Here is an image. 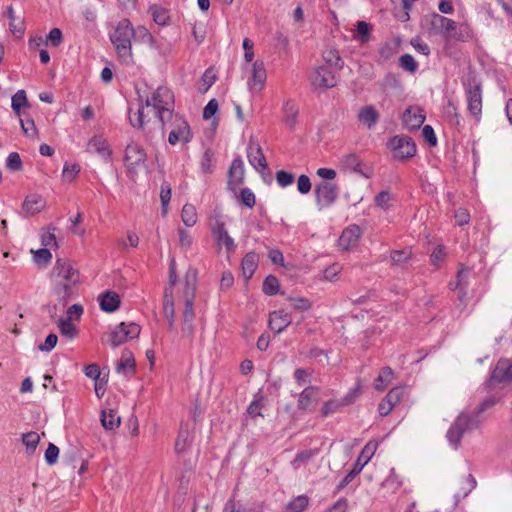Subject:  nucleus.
I'll use <instances>...</instances> for the list:
<instances>
[{
	"label": "nucleus",
	"mask_w": 512,
	"mask_h": 512,
	"mask_svg": "<svg viewBox=\"0 0 512 512\" xmlns=\"http://www.w3.org/2000/svg\"><path fill=\"white\" fill-rule=\"evenodd\" d=\"M402 120L409 130H417L424 123L425 115L419 107H409L403 113Z\"/></svg>",
	"instance_id": "f3484780"
},
{
	"label": "nucleus",
	"mask_w": 512,
	"mask_h": 512,
	"mask_svg": "<svg viewBox=\"0 0 512 512\" xmlns=\"http://www.w3.org/2000/svg\"><path fill=\"white\" fill-rule=\"evenodd\" d=\"M147 154L144 148L137 142L131 141L127 144L124 154V162L127 168V175L134 178L137 168L145 164Z\"/></svg>",
	"instance_id": "423d86ee"
},
{
	"label": "nucleus",
	"mask_w": 512,
	"mask_h": 512,
	"mask_svg": "<svg viewBox=\"0 0 512 512\" xmlns=\"http://www.w3.org/2000/svg\"><path fill=\"white\" fill-rule=\"evenodd\" d=\"M291 306L298 311H307L312 307L309 299L303 297H288Z\"/></svg>",
	"instance_id": "3c124183"
},
{
	"label": "nucleus",
	"mask_w": 512,
	"mask_h": 512,
	"mask_svg": "<svg viewBox=\"0 0 512 512\" xmlns=\"http://www.w3.org/2000/svg\"><path fill=\"white\" fill-rule=\"evenodd\" d=\"M213 152L211 149L205 150L201 159V170L203 173H212Z\"/></svg>",
	"instance_id": "052dcab7"
},
{
	"label": "nucleus",
	"mask_w": 512,
	"mask_h": 512,
	"mask_svg": "<svg viewBox=\"0 0 512 512\" xmlns=\"http://www.w3.org/2000/svg\"><path fill=\"white\" fill-rule=\"evenodd\" d=\"M144 107H151L155 117L158 120L160 128L164 133L168 120L174 115V94L165 86L158 87L151 95L147 97L145 104L138 109L135 117L130 116L129 120L133 127L144 130Z\"/></svg>",
	"instance_id": "f257e3e1"
},
{
	"label": "nucleus",
	"mask_w": 512,
	"mask_h": 512,
	"mask_svg": "<svg viewBox=\"0 0 512 512\" xmlns=\"http://www.w3.org/2000/svg\"><path fill=\"white\" fill-rule=\"evenodd\" d=\"M318 394V388L314 386L306 387L299 395L298 408L306 410L312 403L313 398Z\"/></svg>",
	"instance_id": "2f4dec72"
},
{
	"label": "nucleus",
	"mask_w": 512,
	"mask_h": 512,
	"mask_svg": "<svg viewBox=\"0 0 512 512\" xmlns=\"http://www.w3.org/2000/svg\"><path fill=\"white\" fill-rule=\"evenodd\" d=\"M141 327L137 323H120L109 334L108 342L113 348H116L128 340L135 339L139 336Z\"/></svg>",
	"instance_id": "6e6552de"
},
{
	"label": "nucleus",
	"mask_w": 512,
	"mask_h": 512,
	"mask_svg": "<svg viewBox=\"0 0 512 512\" xmlns=\"http://www.w3.org/2000/svg\"><path fill=\"white\" fill-rule=\"evenodd\" d=\"M356 39L361 43H367L370 39V24L358 21L356 26Z\"/></svg>",
	"instance_id": "09e8293b"
},
{
	"label": "nucleus",
	"mask_w": 512,
	"mask_h": 512,
	"mask_svg": "<svg viewBox=\"0 0 512 512\" xmlns=\"http://www.w3.org/2000/svg\"><path fill=\"white\" fill-rule=\"evenodd\" d=\"M279 287L278 279L273 275H269L263 282L262 290L266 295L272 296L278 293Z\"/></svg>",
	"instance_id": "49530a36"
},
{
	"label": "nucleus",
	"mask_w": 512,
	"mask_h": 512,
	"mask_svg": "<svg viewBox=\"0 0 512 512\" xmlns=\"http://www.w3.org/2000/svg\"><path fill=\"white\" fill-rule=\"evenodd\" d=\"M181 219L187 227H192L197 222L196 208L192 204H185L181 211Z\"/></svg>",
	"instance_id": "58836bf2"
},
{
	"label": "nucleus",
	"mask_w": 512,
	"mask_h": 512,
	"mask_svg": "<svg viewBox=\"0 0 512 512\" xmlns=\"http://www.w3.org/2000/svg\"><path fill=\"white\" fill-rule=\"evenodd\" d=\"M163 312L168 320V329L170 331L175 328V309H174V297L171 294L170 288H165L163 297Z\"/></svg>",
	"instance_id": "4be33fe9"
},
{
	"label": "nucleus",
	"mask_w": 512,
	"mask_h": 512,
	"mask_svg": "<svg viewBox=\"0 0 512 512\" xmlns=\"http://www.w3.org/2000/svg\"><path fill=\"white\" fill-rule=\"evenodd\" d=\"M52 258L51 252L46 248L38 249L34 253V262L38 265H47Z\"/></svg>",
	"instance_id": "6e6d98bb"
},
{
	"label": "nucleus",
	"mask_w": 512,
	"mask_h": 512,
	"mask_svg": "<svg viewBox=\"0 0 512 512\" xmlns=\"http://www.w3.org/2000/svg\"><path fill=\"white\" fill-rule=\"evenodd\" d=\"M217 240L220 244L224 245L227 251H233L235 249L234 240L229 236L223 223H219L215 230Z\"/></svg>",
	"instance_id": "f704fd0d"
},
{
	"label": "nucleus",
	"mask_w": 512,
	"mask_h": 512,
	"mask_svg": "<svg viewBox=\"0 0 512 512\" xmlns=\"http://www.w3.org/2000/svg\"><path fill=\"white\" fill-rule=\"evenodd\" d=\"M259 256L257 253L248 252L241 263L242 273L246 279H250L258 267Z\"/></svg>",
	"instance_id": "c85d7f7f"
},
{
	"label": "nucleus",
	"mask_w": 512,
	"mask_h": 512,
	"mask_svg": "<svg viewBox=\"0 0 512 512\" xmlns=\"http://www.w3.org/2000/svg\"><path fill=\"white\" fill-rule=\"evenodd\" d=\"M247 157L249 163L256 169H266L267 162L263 154L262 148L257 141L250 140L247 148Z\"/></svg>",
	"instance_id": "2eb2a0df"
},
{
	"label": "nucleus",
	"mask_w": 512,
	"mask_h": 512,
	"mask_svg": "<svg viewBox=\"0 0 512 512\" xmlns=\"http://www.w3.org/2000/svg\"><path fill=\"white\" fill-rule=\"evenodd\" d=\"M40 436L37 432L30 431L22 435V443L26 447L28 454H33L39 444Z\"/></svg>",
	"instance_id": "4c0bfd02"
},
{
	"label": "nucleus",
	"mask_w": 512,
	"mask_h": 512,
	"mask_svg": "<svg viewBox=\"0 0 512 512\" xmlns=\"http://www.w3.org/2000/svg\"><path fill=\"white\" fill-rule=\"evenodd\" d=\"M361 236V229L357 225H351L346 228L340 238H339V246L342 249H348L349 247L355 245Z\"/></svg>",
	"instance_id": "b1692460"
},
{
	"label": "nucleus",
	"mask_w": 512,
	"mask_h": 512,
	"mask_svg": "<svg viewBox=\"0 0 512 512\" xmlns=\"http://www.w3.org/2000/svg\"><path fill=\"white\" fill-rule=\"evenodd\" d=\"M496 402L497 398L495 396H490L483 400L476 411L471 413H460L447 431L446 437L449 443L455 448H458L465 432L479 427V414L493 407Z\"/></svg>",
	"instance_id": "7ed1b4c3"
},
{
	"label": "nucleus",
	"mask_w": 512,
	"mask_h": 512,
	"mask_svg": "<svg viewBox=\"0 0 512 512\" xmlns=\"http://www.w3.org/2000/svg\"><path fill=\"white\" fill-rule=\"evenodd\" d=\"M80 172V166L78 164L66 163L63 167L62 177L68 182H72L78 173Z\"/></svg>",
	"instance_id": "603ef678"
},
{
	"label": "nucleus",
	"mask_w": 512,
	"mask_h": 512,
	"mask_svg": "<svg viewBox=\"0 0 512 512\" xmlns=\"http://www.w3.org/2000/svg\"><path fill=\"white\" fill-rule=\"evenodd\" d=\"M403 394L404 389L402 387H394L387 393L385 399H387L388 402H392L391 404L394 407L403 397Z\"/></svg>",
	"instance_id": "e2e57ef3"
},
{
	"label": "nucleus",
	"mask_w": 512,
	"mask_h": 512,
	"mask_svg": "<svg viewBox=\"0 0 512 512\" xmlns=\"http://www.w3.org/2000/svg\"><path fill=\"white\" fill-rule=\"evenodd\" d=\"M59 456V448L53 443H49L45 451V461L48 465H53L57 462Z\"/></svg>",
	"instance_id": "bf43d9fd"
},
{
	"label": "nucleus",
	"mask_w": 512,
	"mask_h": 512,
	"mask_svg": "<svg viewBox=\"0 0 512 512\" xmlns=\"http://www.w3.org/2000/svg\"><path fill=\"white\" fill-rule=\"evenodd\" d=\"M315 201L320 209L330 207L338 197L336 184L322 181L315 186Z\"/></svg>",
	"instance_id": "f8f14e48"
},
{
	"label": "nucleus",
	"mask_w": 512,
	"mask_h": 512,
	"mask_svg": "<svg viewBox=\"0 0 512 512\" xmlns=\"http://www.w3.org/2000/svg\"><path fill=\"white\" fill-rule=\"evenodd\" d=\"M101 423L105 429L113 430L120 425L121 419L114 410H103L101 413Z\"/></svg>",
	"instance_id": "473e14b6"
},
{
	"label": "nucleus",
	"mask_w": 512,
	"mask_h": 512,
	"mask_svg": "<svg viewBox=\"0 0 512 512\" xmlns=\"http://www.w3.org/2000/svg\"><path fill=\"white\" fill-rule=\"evenodd\" d=\"M134 35L135 30L127 19H122L110 34V40L115 46L119 59L126 65L133 63L131 40Z\"/></svg>",
	"instance_id": "20e7f679"
},
{
	"label": "nucleus",
	"mask_w": 512,
	"mask_h": 512,
	"mask_svg": "<svg viewBox=\"0 0 512 512\" xmlns=\"http://www.w3.org/2000/svg\"><path fill=\"white\" fill-rule=\"evenodd\" d=\"M6 167L11 171H19L22 168V161L17 152H11L6 160Z\"/></svg>",
	"instance_id": "4d7b16f0"
},
{
	"label": "nucleus",
	"mask_w": 512,
	"mask_h": 512,
	"mask_svg": "<svg viewBox=\"0 0 512 512\" xmlns=\"http://www.w3.org/2000/svg\"><path fill=\"white\" fill-rule=\"evenodd\" d=\"M196 282H197V270L195 268L190 267L184 277V297H195L196 290Z\"/></svg>",
	"instance_id": "c756f323"
},
{
	"label": "nucleus",
	"mask_w": 512,
	"mask_h": 512,
	"mask_svg": "<svg viewBox=\"0 0 512 512\" xmlns=\"http://www.w3.org/2000/svg\"><path fill=\"white\" fill-rule=\"evenodd\" d=\"M357 119L362 125L370 130L378 123L380 114L374 106L366 105L359 109Z\"/></svg>",
	"instance_id": "6ab92c4d"
},
{
	"label": "nucleus",
	"mask_w": 512,
	"mask_h": 512,
	"mask_svg": "<svg viewBox=\"0 0 512 512\" xmlns=\"http://www.w3.org/2000/svg\"><path fill=\"white\" fill-rule=\"evenodd\" d=\"M168 122H172V129L168 136V142L171 145H176L178 143L187 144L192 139V133L189 124L187 121L181 116L174 114L171 120Z\"/></svg>",
	"instance_id": "9d476101"
},
{
	"label": "nucleus",
	"mask_w": 512,
	"mask_h": 512,
	"mask_svg": "<svg viewBox=\"0 0 512 512\" xmlns=\"http://www.w3.org/2000/svg\"><path fill=\"white\" fill-rule=\"evenodd\" d=\"M135 371V358L133 353L124 349L122 351L121 359L116 366V372L123 375H128Z\"/></svg>",
	"instance_id": "bb28decb"
},
{
	"label": "nucleus",
	"mask_w": 512,
	"mask_h": 512,
	"mask_svg": "<svg viewBox=\"0 0 512 512\" xmlns=\"http://www.w3.org/2000/svg\"><path fill=\"white\" fill-rule=\"evenodd\" d=\"M9 28L14 36L21 38L26 29L24 18L17 16L15 19L10 20Z\"/></svg>",
	"instance_id": "de8ad7c7"
},
{
	"label": "nucleus",
	"mask_w": 512,
	"mask_h": 512,
	"mask_svg": "<svg viewBox=\"0 0 512 512\" xmlns=\"http://www.w3.org/2000/svg\"><path fill=\"white\" fill-rule=\"evenodd\" d=\"M171 199V187L167 182L162 183L161 192H160V200L162 205V214L165 215L167 213V206Z\"/></svg>",
	"instance_id": "8fccbe9b"
},
{
	"label": "nucleus",
	"mask_w": 512,
	"mask_h": 512,
	"mask_svg": "<svg viewBox=\"0 0 512 512\" xmlns=\"http://www.w3.org/2000/svg\"><path fill=\"white\" fill-rule=\"evenodd\" d=\"M228 186L234 190L238 187L244 178V164L240 158H236L232 161V164L228 171Z\"/></svg>",
	"instance_id": "412c9836"
},
{
	"label": "nucleus",
	"mask_w": 512,
	"mask_h": 512,
	"mask_svg": "<svg viewBox=\"0 0 512 512\" xmlns=\"http://www.w3.org/2000/svg\"><path fill=\"white\" fill-rule=\"evenodd\" d=\"M341 165L346 170L361 174L366 178L369 177L368 174L363 172L362 162H361L359 156L355 153H349V154L342 156Z\"/></svg>",
	"instance_id": "cd10ccee"
},
{
	"label": "nucleus",
	"mask_w": 512,
	"mask_h": 512,
	"mask_svg": "<svg viewBox=\"0 0 512 512\" xmlns=\"http://www.w3.org/2000/svg\"><path fill=\"white\" fill-rule=\"evenodd\" d=\"M19 121H20L22 131L27 137H29L31 139L38 138V129H37V127L34 123V120L32 118H25V119L20 118Z\"/></svg>",
	"instance_id": "c03bdc74"
},
{
	"label": "nucleus",
	"mask_w": 512,
	"mask_h": 512,
	"mask_svg": "<svg viewBox=\"0 0 512 512\" xmlns=\"http://www.w3.org/2000/svg\"><path fill=\"white\" fill-rule=\"evenodd\" d=\"M393 380V370L390 367H384L378 377L375 379L374 388L383 391L385 387Z\"/></svg>",
	"instance_id": "c9c22d12"
},
{
	"label": "nucleus",
	"mask_w": 512,
	"mask_h": 512,
	"mask_svg": "<svg viewBox=\"0 0 512 512\" xmlns=\"http://www.w3.org/2000/svg\"><path fill=\"white\" fill-rule=\"evenodd\" d=\"M284 123L289 128H294L297 122L298 109L292 102H286L283 107Z\"/></svg>",
	"instance_id": "e433bc0d"
},
{
	"label": "nucleus",
	"mask_w": 512,
	"mask_h": 512,
	"mask_svg": "<svg viewBox=\"0 0 512 512\" xmlns=\"http://www.w3.org/2000/svg\"><path fill=\"white\" fill-rule=\"evenodd\" d=\"M45 206L46 200L41 195L31 194L26 196L22 204V210L26 215L32 216L41 212Z\"/></svg>",
	"instance_id": "aec40b11"
},
{
	"label": "nucleus",
	"mask_w": 512,
	"mask_h": 512,
	"mask_svg": "<svg viewBox=\"0 0 512 512\" xmlns=\"http://www.w3.org/2000/svg\"><path fill=\"white\" fill-rule=\"evenodd\" d=\"M389 148L392 150L394 158L398 160L412 158L417 150L415 142L406 135L392 137L389 141Z\"/></svg>",
	"instance_id": "1a4fd4ad"
},
{
	"label": "nucleus",
	"mask_w": 512,
	"mask_h": 512,
	"mask_svg": "<svg viewBox=\"0 0 512 512\" xmlns=\"http://www.w3.org/2000/svg\"><path fill=\"white\" fill-rule=\"evenodd\" d=\"M324 61L323 65H329L333 70L339 71L343 67V61L335 50H329L324 53Z\"/></svg>",
	"instance_id": "ea45409f"
},
{
	"label": "nucleus",
	"mask_w": 512,
	"mask_h": 512,
	"mask_svg": "<svg viewBox=\"0 0 512 512\" xmlns=\"http://www.w3.org/2000/svg\"><path fill=\"white\" fill-rule=\"evenodd\" d=\"M88 151L97 153L104 160H109L112 155L107 141L101 136H94L88 143Z\"/></svg>",
	"instance_id": "393cba45"
},
{
	"label": "nucleus",
	"mask_w": 512,
	"mask_h": 512,
	"mask_svg": "<svg viewBox=\"0 0 512 512\" xmlns=\"http://www.w3.org/2000/svg\"><path fill=\"white\" fill-rule=\"evenodd\" d=\"M422 136L431 147H435L437 145V137L430 125H425L422 128Z\"/></svg>",
	"instance_id": "338daca9"
},
{
	"label": "nucleus",
	"mask_w": 512,
	"mask_h": 512,
	"mask_svg": "<svg viewBox=\"0 0 512 512\" xmlns=\"http://www.w3.org/2000/svg\"><path fill=\"white\" fill-rule=\"evenodd\" d=\"M193 301L194 298L192 297H185V307L182 315V320H188V321H194L195 314H194V308H193Z\"/></svg>",
	"instance_id": "0e129e2a"
},
{
	"label": "nucleus",
	"mask_w": 512,
	"mask_h": 512,
	"mask_svg": "<svg viewBox=\"0 0 512 512\" xmlns=\"http://www.w3.org/2000/svg\"><path fill=\"white\" fill-rule=\"evenodd\" d=\"M53 292L65 305L77 292L80 283L78 269L68 259H57L51 271Z\"/></svg>",
	"instance_id": "f03ea898"
},
{
	"label": "nucleus",
	"mask_w": 512,
	"mask_h": 512,
	"mask_svg": "<svg viewBox=\"0 0 512 512\" xmlns=\"http://www.w3.org/2000/svg\"><path fill=\"white\" fill-rule=\"evenodd\" d=\"M266 69L264 62L256 60L252 66V74L248 81V86L251 92L257 93L262 90L266 82Z\"/></svg>",
	"instance_id": "4468645a"
},
{
	"label": "nucleus",
	"mask_w": 512,
	"mask_h": 512,
	"mask_svg": "<svg viewBox=\"0 0 512 512\" xmlns=\"http://www.w3.org/2000/svg\"><path fill=\"white\" fill-rule=\"evenodd\" d=\"M308 506V498L304 495L298 496L287 504V512H303Z\"/></svg>",
	"instance_id": "a18cd8bd"
},
{
	"label": "nucleus",
	"mask_w": 512,
	"mask_h": 512,
	"mask_svg": "<svg viewBox=\"0 0 512 512\" xmlns=\"http://www.w3.org/2000/svg\"><path fill=\"white\" fill-rule=\"evenodd\" d=\"M491 380L497 383H508L512 381V360L500 359L491 375Z\"/></svg>",
	"instance_id": "dca6fc26"
},
{
	"label": "nucleus",
	"mask_w": 512,
	"mask_h": 512,
	"mask_svg": "<svg viewBox=\"0 0 512 512\" xmlns=\"http://www.w3.org/2000/svg\"><path fill=\"white\" fill-rule=\"evenodd\" d=\"M400 66L411 73H414L417 69V63L414 57L410 54H404L399 59Z\"/></svg>",
	"instance_id": "5fc2aeb1"
},
{
	"label": "nucleus",
	"mask_w": 512,
	"mask_h": 512,
	"mask_svg": "<svg viewBox=\"0 0 512 512\" xmlns=\"http://www.w3.org/2000/svg\"><path fill=\"white\" fill-rule=\"evenodd\" d=\"M291 321V315L284 310L273 311L269 315V327L277 334L284 331Z\"/></svg>",
	"instance_id": "a211bd4d"
},
{
	"label": "nucleus",
	"mask_w": 512,
	"mask_h": 512,
	"mask_svg": "<svg viewBox=\"0 0 512 512\" xmlns=\"http://www.w3.org/2000/svg\"><path fill=\"white\" fill-rule=\"evenodd\" d=\"M431 24L448 40L465 42L472 37L471 28L467 23H457L439 14L433 15Z\"/></svg>",
	"instance_id": "39448f33"
},
{
	"label": "nucleus",
	"mask_w": 512,
	"mask_h": 512,
	"mask_svg": "<svg viewBox=\"0 0 512 512\" xmlns=\"http://www.w3.org/2000/svg\"><path fill=\"white\" fill-rule=\"evenodd\" d=\"M467 106L470 114L479 120L482 113V91L479 83H469L466 88Z\"/></svg>",
	"instance_id": "ddd939ff"
},
{
	"label": "nucleus",
	"mask_w": 512,
	"mask_h": 512,
	"mask_svg": "<svg viewBox=\"0 0 512 512\" xmlns=\"http://www.w3.org/2000/svg\"><path fill=\"white\" fill-rule=\"evenodd\" d=\"M100 308L108 313L116 311L120 306V297L114 291H106L99 296Z\"/></svg>",
	"instance_id": "a878e982"
},
{
	"label": "nucleus",
	"mask_w": 512,
	"mask_h": 512,
	"mask_svg": "<svg viewBox=\"0 0 512 512\" xmlns=\"http://www.w3.org/2000/svg\"><path fill=\"white\" fill-rule=\"evenodd\" d=\"M190 443V432L187 426H181L178 436L175 441V452L177 454L183 453Z\"/></svg>",
	"instance_id": "72a5a7b5"
},
{
	"label": "nucleus",
	"mask_w": 512,
	"mask_h": 512,
	"mask_svg": "<svg viewBox=\"0 0 512 512\" xmlns=\"http://www.w3.org/2000/svg\"><path fill=\"white\" fill-rule=\"evenodd\" d=\"M152 18L155 23L159 25H165L170 19L169 11L159 6H153L150 8Z\"/></svg>",
	"instance_id": "37998d69"
},
{
	"label": "nucleus",
	"mask_w": 512,
	"mask_h": 512,
	"mask_svg": "<svg viewBox=\"0 0 512 512\" xmlns=\"http://www.w3.org/2000/svg\"><path fill=\"white\" fill-rule=\"evenodd\" d=\"M294 179H295L294 174H292L290 172H287L284 170H279L276 173V181L280 187H287V186L291 185L294 182Z\"/></svg>",
	"instance_id": "864d4df0"
},
{
	"label": "nucleus",
	"mask_w": 512,
	"mask_h": 512,
	"mask_svg": "<svg viewBox=\"0 0 512 512\" xmlns=\"http://www.w3.org/2000/svg\"><path fill=\"white\" fill-rule=\"evenodd\" d=\"M359 389V387H356L354 390L350 391L342 401L338 400H329L324 403V405L321 408V414L324 417H327L328 415L335 413L342 407L343 405H347L353 402L354 400V393Z\"/></svg>",
	"instance_id": "5701e85b"
},
{
	"label": "nucleus",
	"mask_w": 512,
	"mask_h": 512,
	"mask_svg": "<svg viewBox=\"0 0 512 512\" xmlns=\"http://www.w3.org/2000/svg\"><path fill=\"white\" fill-rule=\"evenodd\" d=\"M241 202L248 208H253L256 204L255 194L249 189L244 188L240 192Z\"/></svg>",
	"instance_id": "13d9d810"
},
{
	"label": "nucleus",
	"mask_w": 512,
	"mask_h": 512,
	"mask_svg": "<svg viewBox=\"0 0 512 512\" xmlns=\"http://www.w3.org/2000/svg\"><path fill=\"white\" fill-rule=\"evenodd\" d=\"M63 40L62 31L59 28H53L47 35V41L51 43L53 47H58Z\"/></svg>",
	"instance_id": "774afa93"
},
{
	"label": "nucleus",
	"mask_w": 512,
	"mask_h": 512,
	"mask_svg": "<svg viewBox=\"0 0 512 512\" xmlns=\"http://www.w3.org/2000/svg\"><path fill=\"white\" fill-rule=\"evenodd\" d=\"M312 184L310 178L302 174L298 177L297 180V189L301 194H308L311 191Z\"/></svg>",
	"instance_id": "680f3d73"
},
{
	"label": "nucleus",
	"mask_w": 512,
	"mask_h": 512,
	"mask_svg": "<svg viewBox=\"0 0 512 512\" xmlns=\"http://www.w3.org/2000/svg\"><path fill=\"white\" fill-rule=\"evenodd\" d=\"M338 71L333 70L329 65H319L310 75L311 84L321 89L333 88L337 85Z\"/></svg>",
	"instance_id": "9b49d317"
},
{
	"label": "nucleus",
	"mask_w": 512,
	"mask_h": 512,
	"mask_svg": "<svg viewBox=\"0 0 512 512\" xmlns=\"http://www.w3.org/2000/svg\"><path fill=\"white\" fill-rule=\"evenodd\" d=\"M469 273H470V270L468 268L459 270L457 273V276H456L455 284L450 283V286L452 289L459 291L458 296L461 301H463L464 298L466 297V290H465L466 286H467L466 279H467Z\"/></svg>",
	"instance_id": "7c9ffc66"
},
{
	"label": "nucleus",
	"mask_w": 512,
	"mask_h": 512,
	"mask_svg": "<svg viewBox=\"0 0 512 512\" xmlns=\"http://www.w3.org/2000/svg\"><path fill=\"white\" fill-rule=\"evenodd\" d=\"M377 444L373 442H368L364 448L362 449L360 455L358 456L353 468L341 479L337 486V490L344 489L355 477L358 475L364 466L370 461L372 458Z\"/></svg>",
	"instance_id": "0eeeda50"
},
{
	"label": "nucleus",
	"mask_w": 512,
	"mask_h": 512,
	"mask_svg": "<svg viewBox=\"0 0 512 512\" xmlns=\"http://www.w3.org/2000/svg\"><path fill=\"white\" fill-rule=\"evenodd\" d=\"M410 257V252L406 250H394L391 252V260L396 265L405 263Z\"/></svg>",
	"instance_id": "69168bd1"
},
{
	"label": "nucleus",
	"mask_w": 512,
	"mask_h": 512,
	"mask_svg": "<svg viewBox=\"0 0 512 512\" xmlns=\"http://www.w3.org/2000/svg\"><path fill=\"white\" fill-rule=\"evenodd\" d=\"M28 106V100L24 90H18L11 100L13 111L20 117L21 108Z\"/></svg>",
	"instance_id": "a19ab883"
},
{
	"label": "nucleus",
	"mask_w": 512,
	"mask_h": 512,
	"mask_svg": "<svg viewBox=\"0 0 512 512\" xmlns=\"http://www.w3.org/2000/svg\"><path fill=\"white\" fill-rule=\"evenodd\" d=\"M58 327L62 335L71 339L75 338L77 335V328L71 323L70 318H60L58 321Z\"/></svg>",
	"instance_id": "79ce46f5"
}]
</instances>
